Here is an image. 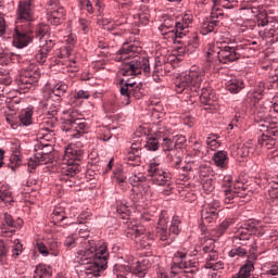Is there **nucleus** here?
<instances>
[{
	"mask_svg": "<svg viewBox=\"0 0 278 278\" xmlns=\"http://www.w3.org/2000/svg\"><path fill=\"white\" fill-rule=\"evenodd\" d=\"M233 225V219H225L217 228V236H223Z\"/></svg>",
	"mask_w": 278,
	"mask_h": 278,
	"instance_id": "864d4df0",
	"label": "nucleus"
},
{
	"mask_svg": "<svg viewBox=\"0 0 278 278\" xmlns=\"http://www.w3.org/2000/svg\"><path fill=\"white\" fill-rule=\"evenodd\" d=\"M84 99H90V92L86 90H78L74 91L70 96L71 103H74V105H78V103H81Z\"/></svg>",
	"mask_w": 278,
	"mask_h": 278,
	"instance_id": "72a5a7b5",
	"label": "nucleus"
},
{
	"mask_svg": "<svg viewBox=\"0 0 278 278\" xmlns=\"http://www.w3.org/2000/svg\"><path fill=\"white\" fill-rule=\"evenodd\" d=\"M163 142L161 143V147L163 149V151L165 153L170 152V151H175L176 147H175V140L173 139V137H167L165 139H162Z\"/></svg>",
	"mask_w": 278,
	"mask_h": 278,
	"instance_id": "8fccbe9b",
	"label": "nucleus"
},
{
	"mask_svg": "<svg viewBox=\"0 0 278 278\" xmlns=\"http://www.w3.org/2000/svg\"><path fill=\"white\" fill-rule=\"evenodd\" d=\"M167 162L170 164L172 168L179 170L181 166V156L167 154Z\"/></svg>",
	"mask_w": 278,
	"mask_h": 278,
	"instance_id": "603ef678",
	"label": "nucleus"
},
{
	"mask_svg": "<svg viewBox=\"0 0 278 278\" xmlns=\"http://www.w3.org/2000/svg\"><path fill=\"white\" fill-rule=\"evenodd\" d=\"M83 8H85V10H87L88 14H94V7H92V1L90 0H84L80 1Z\"/></svg>",
	"mask_w": 278,
	"mask_h": 278,
	"instance_id": "680f3d73",
	"label": "nucleus"
},
{
	"mask_svg": "<svg viewBox=\"0 0 278 278\" xmlns=\"http://www.w3.org/2000/svg\"><path fill=\"white\" fill-rule=\"evenodd\" d=\"M253 148L249 144H239L232 148L231 154L233 157H249Z\"/></svg>",
	"mask_w": 278,
	"mask_h": 278,
	"instance_id": "7c9ffc66",
	"label": "nucleus"
},
{
	"mask_svg": "<svg viewBox=\"0 0 278 278\" xmlns=\"http://www.w3.org/2000/svg\"><path fill=\"white\" fill-rule=\"evenodd\" d=\"M127 238H130L131 240H135V242H142L143 235L138 230L137 227H134L131 230H128L126 233Z\"/></svg>",
	"mask_w": 278,
	"mask_h": 278,
	"instance_id": "09e8293b",
	"label": "nucleus"
},
{
	"mask_svg": "<svg viewBox=\"0 0 278 278\" xmlns=\"http://www.w3.org/2000/svg\"><path fill=\"white\" fill-rule=\"evenodd\" d=\"M258 144H261V147H268V144H275V139L270 138V135L263 134L258 138Z\"/></svg>",
	"mask_w": 278,
	"mask_h": 278,
	"instance_id": "6e6d98bb",
	"label": "nucleus"
},
{
	"mask_svg": "<svg viewBox=\"0 0 278 278\" xmlns=\"http://www.w3.org/2000/svg\"><path fill=\"white\" fill-rule=\"evenodd\" d=\"M38 139L53 144V142H55V131L49 127L42 128L38 132Z\"/></svg>",
	"mask_w": 278,
	"mask_h": 278,
	"instance_id": "2f4dec72",
	"label": "nucleus"
},
{
	"mask_svg": "<svg viewBox=\"0 0 278 278\" xmlns=\"http://www.w3.org/2000/svg\"><path fill=\"white\" fill-rule=\"evenodd\" d=\"M213 162L220 170H227L229 168V154L225 150H220L214 153Z\"/></svg>",
	"mask_w": 278,
	"mask_h": 278,
	"instance_id": "393cba45",
	"label": "nucleus"
},
{
	"mask_svg": "<svg viewBox=\"0 0 278 278\" xmlns=\"http://www.w3.org/2000/svg\"><path fill=\"white\" fill-rule=\"evenodd\" d=\"M167 225L168 218L166 217V213H162L159 218L156 236L162 240V242H166L165 244H170V242L175 240V237L170 236V232L166 229Z\"/></svg>",
	"mask_w": 278,
	"mask_h": 278,
	"instance_id": "f3484780",
	"label": "nucleus"
},
{
	"mask_svg": "<svg viewBox=\"0 0 278 278\" xmlns=\"http://www.w3.org/2000/svg\"><path fill=\"white\" fill-rule=\"evenodd\" d=\"M148 176L156 186H170L173 179V174L164 170L162 164L155 160H152L148 166Z\"/></svg>",
	"mask_w": 278,
	"mask_h": 278,
	"instance_id": "6e6552de",
	"label": "nucleus"
},
{
	"mask_svg": "<svg viewBox=\"0 0 278 278\" xmlns=\"http://www.w3.org/2000/svg\"><path fill=\"white\" fill-rule=\"evenodd\" d=\"M134 18L139 25H149V18H151L149 7L141 5L138 13L134 15Z\"/></svg>",
	"mask_w": 278,
	"mask_h": 278,
	"instance_id": "c756f323",
	"label": "nucleus"
},
{
	"mask_svg": "<svg viewBox=\"0 0 278 278\" xmlns=\"http://www.w3.org/2000/svg\"><path fill=\"white\" fill-rule=\"evenodd\" d=\"M154 136H156L159 140L170 138V136H173V129H170L168 126L160 127Z\"/></svg>",
	"mask_w": 278,
	"mask_h": 278,
	"instance_id": "79ce46f5",
	"label": "nucleus"
},
{
	"mask_svg": "<svg viewBox=\"0 0 278 278\" xmlns=\"http://www.w3.org/2000/svg\"><path fill=\"white\" fill-rule=\"evenodd\" d=\"M12 260H18L20 255L23 253V244L18 239H15L12 245Z\"/></svg>",
	"mask_w": 278,
	"mask_h": 278,
	"instance_id": "c03bdc74",
	"label": "nucleus"
},
{
	"mask_svg": "<svg viewBox=\"0 0 278 278\" xmlns=\"http://www.w3.org/2000/svg\"><path fill=\"white\" fill-rule=\"evenodd\" d=\"M53 47H55V39L48 38L47 40L41 41V43H39L40 49L38 53L35 54L36 62H38L39 64H45Z\"/></svg>",
	"mask_w": 278,
	"mask_h": 278,
	"instance_id": "6ab92c4d",
	"label": "nucleus"
},
{
	"mask_svg": "<svg viewBox=\"0 0 278 278\" xmlns=\"http://www.w3.org/2000/svg\"><path fill=\"white\" fill-rule=\"evenodd\" d=\"M68 90V85L66 83H58L54 85L52 89H49V87H46L43 89V99H52L53 97H64Z\"/></svg>",
	"mask_w": 278,
	"mask_h": 278,
	"instance_id": "b1692460",
	"label": "nucleus"
},
{
	"mask_svg": "<svg viewBox=\"0 0 278 278\" xmlns=\"http://www.w3.org/2000/svg\"><path fill=\"white\" fill-rule=\"evenodd\" d=\"M51 218L53 223H62L66 218V212L62 207L54 208Z\"/></svg>",
	"mask_w": 278,
	"mask_h": 278,
	"instance_id": "a18cd8bd",
	"label": "nucleus"
},
{
	"mask_svg": "<svg viewBox=\"0 0 278 278\" xmlns=\"http://www.w3.org/2000/svg\"><path fill=\"white\" fill-rule=\"evenodd\" d=\"M66 18V9H64L60 0H48L47 2V21L51 25H62Z\"/></svg>",
	"mask_w": 278,
	"mask_h": 278,
	"instance_id": "9d476101",
	"label": "nucleus"
},
{
	"mask_svg": "<svg viewBox=\"0 0 278 278\" xmlns=\"http://www.w3.org/2000/svg\"><path fill=\"white\" fill-rule=\"evenodd\" d=\"M48 251H49L50 255L58 257V255H60V243L53 239L50 240L48 242Z\"/></svg>",
	"mask_w": 278,
	"mask_h": 278,
	"instance_id": "3c124183",
	"label": "nucleus"
},
{
	"mask_svg": "<svg viewBox=\"0 0 278 278\" xmlns=\"http://www.w3.org/2000/svg\"><path fill=\"white\" fill-rule=\"evenodd\" d=\"M39 79L40 68L34 63H29L27 67H24V73L17 80L18 92H21V94H26L29 90H34Z\"/></svg>",
	"mask_w": 278,
	"mask_h": 278,
	"instance_id": "0eeeda50",
	"label": "nucleus"
},
{
	"mask_svg": "<svg viewBox=\"0 0 278 278\" xmlns=\"http://www.w3.org/2000/svg\"><path fill=\"white\" fill-rule=\"evenodd\" d=\"M30 34L31 36L35 34V37L39 39L40 45H42L47 39L53 40L51 38V27L45 23L37 24L35 28H31L30 24Z\"/></svg>",
	"mask_w": 278,
	"mask_h": 278,
	"instance_id": "4be33fe9",
	"label": "nucleus"
},
{
	"mask_svg": "<svg viewBox=\"0 0 278 278\" xmlns=\"http://www.w3.org/2000/svg\"><path fill=\"white\" fill-rule=\"evenodd\" d=\"M103 108L104 112H108L109 114H114V112L117 110L116 103L113 101L105 102Z\"/></svg>",
	"mask_w": 278,
	"mask_h": 278,
	"instance_id": "bf43d9fd",
	"label": "nucleus"
},
{
	"mask_svg": "<svg viewBox=\"0 0 278 278\" xmlns=\"http://www.w3.org/2000/svg\"><path fill=\"white\" fill-rule=\"evenodd\" d=\"M18 123L23 127H29L34 123V108L22 109L18 114Z\"/></svg>",
	"mask_w": 278,
	"mask_h": 278,
	"instance_id": "bb28decb",
	"label": "nucleus"
},
{
	"mask_svg": "<svg viewBox=\"0 0 278 278\" xmlns=\"http://www.w3.org/2000/svg\"><path fill=\"white\" fill-rule=\"evenodd\" d=\"M219 16H223V13H211V17L206 18L203 21V23L201 24V35L202 36H207V34H216V31H218V25H220V22H218Z\"/></svg>",
	"mask_w": 278,
	"mask_h": 278,
	"instance_id": "2eb2a0df",
	"label": "nucleus"
},
{
	"mask_svg": "<svg viewBox=\"0 0 278 278\" xmlns=\"http://www.w3.org/2000/svg\"><path fill=\"white\" fill-rule=\"evenodd\" d=\"M36 251L40 253L43 257H48L50 255L49 248L43 242H37L35 247Z\"/></svg>",
	"mask_w": 278,
	"mask_h": 278,
	"instance_id": "5fc2aeb1",
	"label": "nucleus"
},
{
	"mask_svg": "<svg viewBox=\"0 0 278 278\" xmlns=\"http://www.w3.org/2000/svg\"><path fill=\"white\" fill-rule=\"evenodd\" d=\"M20 59L21 55L9 50H3L2 52H0V62H2V64H10V62H16Z\"/></svg>",
	"mask_w": 278,
	"mask_h": 278,
	"instance_id": "f704fd0d",
	"label": "nucleus"
},
{
	"mask_svg": "<svg viewBox=\"0 0 278 278\" xmlns=\"http://www.w3.org/2000/svg\"><path fill=\"white\" fill-rule=\"evenodd\" d=\"M218 138H220V136L217 134H210L206 138L207 149H211V151H216V149L220 147V141H218Z\"/></svg>",
	"mask_w": 278,
	"mask_h": 278,
	"instance_id": "58836bf2",
	"label": "nucleus"
},
{
	"mask_svg": "<svg viewBox=\"0 0 278 278\" xmlns=\"http://www.w3.org/2000/svg\"><path fill=\"white\" fill-rule=\"evenodd\" d=\"M18 153H21V148H15V152L13 154V156H11V162H15V166H21V155H18Z\"/></svg>",
	"mask_w": 278,
	"mask_h": 278,
	"instance_id": "e2e57ef3",
	"label": "nucleus"
},
{
	"mask_svg": "<svg viewBox=\"0 0 278 278\" xmlns=\"http://www.w3.org/2000/svg\"><path fill=\"white\" fill-rule=\"evenodd\" d=\"M142 51V48L135 46L132 42L124 43L122 49L118 51L119 56L117 60H123L125 62L122 68V75L124 77H131L136 75H150L151 66L149 64V59L143 56H138V53Z\"/></svg>",
	"mask_w": 278,
	"mask_h": 278,
	"instance_id": "7ed1b4c3",
	"label": "nucleus"
},
{
	"mask_svg": "<svg viewBox=\"0 0 278 278\" xmlns=\"http://www.w3.org/2000/svg\"><path fill=\"white\" fill-rule=\"evenodd\" d=\"M267 24H268V16H266V13L261 14V16L257 17V26L266 27Z\"/></svg>",
	"mask_w": 278,
	"mask_h": 278,
	"instance_id": "0e129e2a",
	"label": "nucleus"
},
{
	"mask_svg": "<svg viewBox=\"0 0 278 278\" xmlns=\"http://www.w3.org/2000/svg\"><path fill=\"white\" fill-rule=\"evenodd\" d=\"M0 203H4L7 206L14 203V198H12V191H10V189L5 187L0 189Z\"/></svg>",
	"mask_w": 278,
	"mask_h": 278,
	"instance_id": "e433bc0d",
	"label": "nucleus"
},
{
	"mask_svg": "<svg viewBox=\"0 0 278 278\" xmlns=\"http://www.w3.org/2000/svg\"><path fill=\"white\" fill-rule=\"evenodd\" d=\"M140 85H136V83H131L129 80L126 81L125 85L121 87V94L126 99V105H129V99L135 97V99H140Z\"/></svg>",
	"mask_w": 278,
	"mask_h": 278,
	"instance_id": "412c9836",
	"label": "nucleus"
},
{
	"mask_svg": "<svg viewBox=\"0 0 278 278\" xmlns=\"http://www.w3.org/2000/svg\"><path fill=\"white\" fill-rule=\"evenodd\" d=\"M200 252L204 254L206 260L205 268H211L214 271L223 270V268H225V263L218 261V252L214 251L213 242L204 244Z\"/></svg>",
	"mask_w": 278,
	"mask_h": 278,
	"instance_id": "f8f14e48",
	"label": "nucleus"
},
{
	"mask_svg": "<svg viewBox=\"0 0 278 278\" xmlns=\"http://www.w3.org/2000/svg\"><path fill=\"white\" fill-rule=\"evenodd\" d=\"M265 90H266V87L264 83H260L258 87L254 91V99H262V97H264Z\"/></svg>",
	"mask_w": 278,
	"mask_h": 278,
	"instance_id": "052dcab7",
	"label": "nucleus"
},
{
	"mask_svg": "<svg viewBox=\"0 0 278 278\" xmlns=\"http://www.w3.org/2000/svg\"><path fill=\"white\" fill-rule=\"evenodd\" d=\"M247 249L242 247L232 248L228 253L229 257H236V260H238L239 257H247Z\"/></svg>",
	"mask_w": 278,
	"mask_h": 278,
	"instance_id": "de8ad7c7",
	"label": "nucleus"
},
{
	"mask_svg": "<svg viewBox=\"0 0 278 278\" xmlns=\"http://www.w3.org/2000/svg\"><path fill=\"white\" fill-rule=\"evenodd\" d=\"M35 159L39 160V162H43L47 164L51 160V154L53 153V143H45L41 141L36 146Z\"/></svg>",
	"mask_w": 278,
	"mask_h": 278,
	"instance_id": "aec40b11",
	"label": "nucleus"
},
{
	"mask_svg": "<svg viewBox=\"0 0 278 278\" xmlns=\"http://www.w3.org/2000/svg\"><path fill=\"white\" fill-rule=\"evenodd\" d=\"M126 159L128 160V166H140L142 164V151L138 144H131L130 149L127 150Z\"/></svg>",
	"mask_w": 278,
	"mask_h": 278,
	"instance_id": "5701e85b",
	"label": "nucleus"
},
{
	"mask_svg": "<svg viewBox=\"0 0 278 278\" xmlns=\"http://www.w3.org/2000/svg\"><path fill=\"white\" fill-rule=\"evenodd\" d=\"M5 121L7 123H9V125H11L14 129V125H16L17 121H16V116L12 115L11 113H7L5 115Z\"/></svg>",
	"mask_w": 278,
	"mask_h": 278,
	"instance_id": "69168bd1",
	"label": "nucleus"
},
{
	"mask_svg": "<svg viewBox=\"0 0 278 278\" xmlns=\"http://www.w3.org/2000/svg\"><path fill=\"white\" fill-rule=\"evenodd\" d=\"M79 244L76 252L75 261L85 265V273L93 277H101V273L108 268V260L110 252L108 243L85 239L77 235L67 236L63 242L66 249H75Z\"/></svg>",
	"mask_w": 278,
	"mask_h": 278,
	"instance_id": "f03ea898",
	"label": "nucleus"
},
{
	"mask_svg": "<svg viewBox=\"0 0 278 278\" xmlns=\"http://www.w3.org/2000/svg\"><path fill=\"white\" fill-rule=\"evenodd\" d=\"M175 21L173 20H165L164 23L160 26V29L163 35L172 34V36H175Z\"/></svg>",
	"mask_w": 278,
	"mask_h": 278,
	"instance_id": "ea45409f",
	"label": "nucleus"
},
{
	"mask_svg": "<svg viewBox=\"0 0 278 278\" xmlns=\"http://www.w3.org/2000/svg\"><path fill=\"white\" fill-rule=\"evenodd\" d=\"M253 270H255V265L252 263V261H247V263L241 266L237 274L243 278H251V273H253Z\"/></svg>",
	"mask_w": 278,
	"mask_h": 278,
	"instance_id": "4c0bfd02",
	"label": "nucleus"
},
{
	"mask_svg": "<svg viewBox=\"0 0 278 278\" xmlns=\"http://www.w3.org/2000/svg\"><path fill=\"white\" fill-rule=\"evenodd\" d=\"M199 270V263L192 261L188 251L179 250L174 253L172 262V275H185L186 277H193Z\"/></svg>",
	"mask_w": 278,
	"mask_h": 278,
	"instance_id": "423d86ee",
	"label": "nucleus"
},
{
	"mask_svg": "<svg viewBox=\"0 0 278 278\" xmlns=\"http://www.w3.org/2000/svg\"><path fill=\"white\" fill-rule=\"evenodd\" d=\"M226 90L230 94H238V92L244 90V80L241 78H232L226 83Z\"/></svg>",
	"mask_w": 278,
	"mask_h": 278,
	"instance_id": "c85d7f7f",
	"label": "nucleus"
},
{
	"mask_svg": "<svg viewBox=\"0 0 278 278\" xmlns=\"http://www.w3.org/2000/svg\"><path fill=\"white\" fill-rule=\"evenodd\" d=\"M264 233V225L262 222H257L255 219H251L244 224L237 230L236 239L237 240H251L252 236H262Z\"/></svg>",
	"mask_w": 278,
	"mask_h": 278,
	"instance_id": "9b49d317",
	"label": "nucleus"
},
{
	"mask_svg": "<svg viewBox=\"0 0 278 278\" xmlns=\"http://www.w3.org/2000/svg\"><path fill=\"white\" fill-rule=\"evenodd\" d=\"M84 160V150L79 149L75 144H70L65 149L62 165V178L64 181H68V177H75L80 170L81 165L79 162Z\"/></svg>",
	"mask_w": 278,
	"mask_h": 278,
	"instance_id": "39448f33",
	"label": "nucleus"
},
{
	"mask_svg": "<svg viewBox=\"0 0 278 278\" xmlns=\"http://www.w3.org/2000/svg\"><path fill=\"white\" fill-rule=\"evenodd\" d=\"M150 267L151 263L149 262V260L144 258L141 262L138 261L136 265L130 266V273L139 278H142L147 276V270H149Z\"/></svg>",
	"mask_w": 278,
	"mask_h": 278,
	"instance_id": "a878e982",
	"label": "nucleus"
},
{
	"mask_svg": "<svg viewBox=\"0 0 278 278\" xmlns=\"http://www.w3.org/2000/svg\"><path fill=\"white\" fill-rule=\"evenodd\" d=\"M241 54L238 48L232 47L227 41L216 42L210 46L205 55L203 67L193 65L190 70L181 74L176 83V92H192L200 96V101L208 108L214 106V93L210 88V83L205 81V71H212L218 62L220 64H231L240 60Z\"/></svg>",
	"mask_w": 278,
	"mask_h": 278,
	"instance_id": "f257e3e1",
	"label": "nucleus"
},
{
	"mask_svg": "<svg viewBox=\"0 0 278 278\" xmlns=\"http://www.w3.org/2000/svg\"><path fill=\"white\" fill-rule=\"evenodd\" d=\"M10 256V243L0 240V264H8V257Z\"/></svg>",
	"mask_w": 278,
	"mask_h": 278,
	"instance_id": "c9c22d12",
	"label": "nucleus"
},
{
	"mask_svg": "<svg viewBox=\"0 0 278 278\" xmlns=\"http://www.w3.org/2000/svg\"><path fill=\"white\" fill-rule=\"evenodd\" d=\"M113 275H115L116 278H127V275H131V265H114Z\"/></svg>",
	"mask_w": 278,
	"mask_h": 278,
	"instance_id": "473e14b6",
	"label": "nucleus"
},
{
	"mask_svg": "<svg viewBox=\"0 0 278 278\" xmlns=\"http://www.w3.org/2000/svg\"><path fill=\"white\" fill-rule=\"evenodd\" d=\"M180 225L181 219L179 218V216H174L169 226V230H167L169 235L173 233L174 236H179V233L181 232Z\"/></svg>",
	"mask_w": 278,
	"mask_h": 278,
	"instance_id": "a19ab883",
	"label": "nucleus"
},
{
	"mask_svg": "<svg viewBox=\"0 0 278 278\" xmlns=\"http://www.w3.org/2000/svg\"><path fill=\"white\" fill-rule=\"evenodd\" d=\"M63 131H66L72 138H81L84 134H88V123L84 118L70 117L62 126Z\"/></svg>",
	"mask_w": 278,
	"mask_h": 278,
	"instance_id": "1a4fd4ad",
	"label": "nucleus"
},
{
	"mask_svg": "<svg viewBox=\"0 0 278 278\" xmlns=\"http://www.w3.org/2000/svg\"><path fill=\"white\" fill-rule=\"evenodd\" d=\"M269 34L278 40V23L273 25V28L269 29Z\"/></svg>",
	"mask_w": 278,
	"mask_h": 278,
	"instance_id": "774afa93",
	"label": "nucleus"
},
{
	"mask_svg": "<svg viewBox=\"0 0 278 278\" xmlns=\"http://www.w3.org/2000/svg\"><path fill=\"white\" fill-rule=\"evenodd\" d=\"M34 0H20L17 23H26L28 30H20L18 26H16L13 36V47H16V49H25L34 40V35H31V21L36 18L34 16Z\"/></svg>",
	"mask_w": 278,
	"mask_h": 278,
	"instance_id": "20e7f679",
	"label": "nucleus"
},
{
	"mask_svg": "<svg viewBox=\"0 0 278 278\" xmlns=\"http://www.w3.org/2000/svg\"><path fill=\"white\" fill-rule=\"evenodd\" d=\"M146 149H148V151H157V149H160V139L155 135L149 137Z\"/></svg>",
	"mask_w": 278,
	"mask_h": 278,
	"instance_id": "37998d69",
	"label": "nucleus"
},
{
	"mask_svg": "<svg viewBox=\"0 0 278 278\" xmlns=\"http://www.w3.org/2000/svg\"><path fill=\"white\" fill-rule=\"evenodd\" d=\"M269 197L271 199H278V185H271V189L269 190Z\"/></svg>",
	"mask_w": 278,
	"mask_h": 278,
	"instance_id": "338daca9",
	"label": "nucleus"
},
{
	"mask_svg": "<svg viewBox=\"0 0 278 278\" xmlns=\"http://www.w3.org/2000/svg\"><path fill=\"white\" fill-rule=\"evenodd\" d=\"M146 177H144V174H142V173H132V175L131 176H129V178H128V182L130 184V186H134V187H136V186H138V185H140V184H142L143 181H146Z\"/></svg>",
	"mask_w": 278,
	"mask_h": 278,
	"instance_id": "49530a36",
	"label": "nucleus"
},
{
	"mask_svg": "<svg viewBox=\"0 0 278 278\" xmlns=\"http://www.w3.org/2000/svg\"><path fill=\"white\" fill-rule=\"evenodd\" d=\"M192 13H185L175 24V38H184L188 35V28L192 25Z\"/></svg>",
	"mask_w": 278,
	"mask_h": 278,
	"instance_id": "4468645a",
	"label": "nucleus"
},
{
	"mask_svg": "<svg viewBox=\"0 0 278 278\" xmlns=\"http://www.w3.org/2000/svg\"><path fill=\"white\" fill-rule=\"evenodd\" d=\"M262 270L261 278H278V262L265 263Z\"/></svg>",
	"mask_w": 278,
	"mask_h": 278,
	"instance_id": "cd10ccee",
	"label": "nucleus"
},
{
	"mask_svg": "<svg viewBox=\"0 0 278 278\" xmlns=\"http://www.w3.org/2000/svg\"><path fill=\"white\" fill-rule=\"evenodd\" d=\"M117 214H119V216H122L124 219L129 218V208L125 204L118 205Z\"/></svg>",
	"mask_w": 278,
	"mask_h": 278,
	"instance_id": "13d9d810",
	"label": "nucleus"
},
{
	"mask_svg": "<svg viewBox=\"0 0 278 278\" xmlns=\"http://www.w3.org/2000/svg\"><path fill=\"white\" fill-rule=\"evenodd\" d=\"M16 227L17 224L16 220H14V217L8 213H3L0 220V229L2 236H4V238H10V236L16 231Z\"/></svg>",
	"mask_w": 278,
	"mask_h": 278,
	"instance_id": "a211bd4d",
	"label": "nucleus"
},
{
	"mask_svg": "<svg viewBox=\"0 0 278 278\" xmlns=\"http://www.w3.org/2000/svg\"><path fill=\"white\" fill-rule=\"evenodd\" d=\"M231 176H226L223 180L222 188L224 192L225 205L237 203L238 199H240V190L242 187H240V185L231 184Z\"/></svg>",
	"mask_w": 278,
	"mask_h": 278,
	"instance_id": "ddd939ff",
	"label": "nucleus"
},
{
	"mask_svg": "<svg viewBox=\"0 0 278 278\" xmlns=\"http://www.w3.org/2000/svg\"><path fill=\"white\" fill-rule=\"evenodd\" d=\"M176 149H181L186 144V137L184 135H177L173 137Z\"/></svg>",
	"mask_w": 278,
	"mask_h": 278,
	"instance_id": "4d7b16f0",
	"label": "nucleus"
},
{
	"mask_svg": "<svg viewBox=\"0 0 278 278\" xmlns=\"http://www.w3.org/2000/svg\"><path fill=\"white\" fill-rule=\"evenodd\" d=\"M218 207H220V204L218 202H213L202 211V225H210L218 219V212H220V208Z\"/></svg>",
	"mask_w": 278,
	"mask_h": 278,
	"instance_id": "dca6fc26",
	"label": "nucleus"
}]
</instances>
